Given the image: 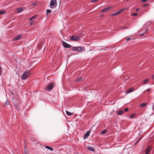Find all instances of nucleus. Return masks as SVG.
Wrapping results in <instances>:
<instances>
[{
	"instance_id": "9",
	"label": "nucleus",
	"mask_w": 154,
	"mask_h": 154,
	"mask_svg": "<svg viewBox=\"0 0 154 154\" xmlns=\"http://www.w3.org/2000/svg\"><path fill=\"white\" fill-rule=\"evenodd\" d=\"M125 10V9H122L118 11L117 12H116L115 13H113L112 14V16H116L122 12L123 11H124Z\"/></svg>"
},
{
	"instance_id": "40",
	"label": "nucleus",
	"mask_w": 154,
	"mask_h": 154,
	"mask_svg": "<svg viewBox=\"0 0 154 154\" xmlns=\"http://www.w3.org/2000/svg\"><path fill=\"white\" fill-rule=\"evenodd\" d=\"M154 108V104H153L152 106V108Z\"/></svg>"
},
{
	"instance_id": "7",
	"label": "nucleus",
	"mask_w": 154,
	"mask_h": 154,
	"mask_svg": "<svg viewBox=\"0 0 154 154\" xmlns=\"http://www.w3.org/2000/svg\"><path fill=\"white\" fill-rule=\"evenodd\" d=\"M70 39L74 41H78L80 39V37L78 36L75 35L72 36L71 37Z\"/></svg>"
},
{
	"instance_id": "21",
	"label": "nucleus",
	"mask_w": 154,
	"mask_h": 154,
	"mask_svg": "<svg viewBox=\"0 0 154 154\" xmlns=\"http://www.w3.org/2000/svg\"><path fill=\"white\" fill-rule=\"evenodd\" d=\"M45 148L51 150V151H53V149L52 148L48 146H45Z\"/></svg>"
},
{
	"instance_id": "14",
	"label": "nucleus",
	"mask_w": 154,
	"mask_h": 154,
	"mask_svg": "<svg viewBox=\"0 0 154 154\" xmlns=\"http://www.w3.org/2000/svg\"><path fill=\"white\" fill-rule=\"evenodd\" d=\"M148 28H147V27H146V30H145V31L143 33H140V35L141 36H143V35H145L148 32Z\"/></svg>"
},
{
	"instance_id": "3",
	"label": "nucleus",
	"mask_w": 154,
	"mask_h": 154,
	"mask_svg": "<svg viewBox=\"0 0 154 154\" xmlns=\"http://www.w3.org/2000/svg\"><path fill=\"white\" fill-rule=\"evenodd\" d=\"M72 49L74 51H77L78 52H80L82 51L83 48L81 47H73Z\"/></svg>"
},
{
	"instance_id": "23",
	"label": "nucleus",
	"mask_w": 154,
	"mask_h": 154,
	"mask_svg": "<svg viewBox=\"0 0 154 154\" xmlns=\"http://www.w3.org/2000/svg\"><path fill=\"white\" fill-rule=\"evenodd\" d=\"M5 105H10V101L8 100L5 102Z\"/></svg>"
},
{
	"instance_id": "20",
	"label": "nucleus",
	"mask_w": 154,
	"mask_h": 154,
	"mask_svg": "<svg viewBox=\"0 0 154 154\" xmlns=\"http://www.w3.org/2000/svg\"><path fill=\"white\" fill-rule=\"evenodd\" d=\"M66 114L69 116H70L73 114V113H71L67 110H66Z\"/></svg>"
},
{
	"instance_id": "27",
	"label": "nucleus",
	"mask_w": 154,
	"mask_h": 154,
	"mask_svg": "<svg viewBox=\"0 0 154 154\" xmlns=\"http://www.w3.org/2000/svg\"><path fill=\"white\" fill-rule=\"evenodd\" d=\"M36 16L35 15V16L32 17H31L29 19V20H33L36 17Z\"/></svg>"
},
{
	"instance_id": "36",
	"label": "nucleus",
	"mask_w": 154,
	"mask_h": 154,
	"mask_svg": "<svg viewBox=\"0 0 154 154\" xmlns=\"http://www.w3.org/2000/svg\"><path fill=\"white\" fill-rule=\"evenodd\" d=\"M130 39H131V38H128L127 39V40L128 41Z\"/></svg>"
},
{
	"instance_id": "4",
	"label": "nucleus",
	"mask_w": 154,
	"mask_h": 154,
	"mask_svg": "<svg viewBox=\"0 0 154 154\" xmlns=\"http://www.w3.org/2000/svg\"><path fill=\"white\" fill-rule=\"evenodd\" d=\"M62 43L63 46L64 48H70L71 47V45L68 44V43H67L66 42L64 41H63L62 42Z\"/></svg>"
},
{
	"instance_id": "17",
	"label": "nucleus",
	"mask_w": 154,
	"mask_h": 154,
	"mask_svg": "<svg viewBox=\"0 0 154 154\" xmlns=\"http://www.w3.org/2000/svg\"><path fill=\"white\" fill-rule=\"evenodd\" d=\"M124 111L122 110H119L118 111L117 114L119 116L123 114Z\"/></svg>"
},
{
	"instance_id": "43",
	"label": "nucleus",
	"mask_w": 154,
	"mask_h": 154,
	"mask_svg": "<svg viewBox=\"0 0 154 154\" xmlns=\"http://www.w3.org/2000/svg\"><path fill=\"white\" fill-rule=\"evenodd\" d=\"M128 0H126V1H128Z\"/></svg>"
},
{
	"instance_id": "18",
	"label": "nucleus",
	"mask_w": 154,
	"mask_h": 154,
	"mask_svg": "<svg viewBox=\"0 0 154 154\" xmlns=\"http://www.w3.org/2000/svg\"><path fill=\"white\" fill-rule=\"evenodd\" d=\"M149 79H146L144 80L143 83H142L143 85H145L149 81Z\"/></svg>"
},
{
	"instance_id": "15",
	"label": "nucleus",
	"mask_w": 154,
	"mask_h": 154,
	"mask_svg": "<svg viewBox=\"0 0 154 154\" xmlns=\"http://www.w3.org/2000/svg\"><path fill=\"white\" fill-rule=\"evenodd\" d=\"M111 8V7L110 6L108 7L103 9L101 11H103L104 12H106L107 11L109 10Z\"/></svg>"
},
{
	"instance_id": "30",
	"label": "nucleus",
	"mask_w": 154,
	"mask_h": 154,
	"mask_svg": "<svg viewBox=\"0 0 154 154\" xmlns=\"http://www.w3.org/2000/svg\"><path fill=\"white\" fill-rule=\"evenodd\" d=\"M5 11H0V14H2L5 13Z\"/></svg>"
},
{
	"instance_id": "19",
	"label": "nucleus",
	"mask_w": 154,
	"mask_h": 154,
	"mask_svg": "<svg viewBox=\"0 0 154 154\" xmlns=\"http://www.w3.org/2000/svg\"><path fill=\"white\" fill-rule=\"evenodd\" d=\"M147 105V104L146 103H143L140 104V107H143L146 106Z\"/></svg>"
},
{
	"instance_id": "41",
	"label": "nucleus",
	"mask_w": 154,
	"mask_h": 154,
	"mask_svg": "<svg viewBox=\"0 0 154 154\" xmlns=\"http://www.w3.org/2000/svg\"><path fill=\"white\" fill-rule=\"evenodd\" d=\"M2 68H0V71H2Z\"/></svg>"
},
{
	"instance_id": "25",
	"label": "nucleus",
	"mask_w": 154,
	"mask_h": 154,
	"mask_svg": "<svg viewBox=\"0 0 154 154\" xmlns=\"http://www.w3.org/2000/svg\"><path fill=\"white\" fill-rule=\"evenodd\" d=\"M135 115L136 114L135 113H133L130 116V118L131 119L133 118Z\"/></svg>"
},
{
	"instance_id": "5",
	"label": "nucleus",
	"mask_w": 154,
	"mask_h": 154,
	"mask_svg": "<svg viewBox=\"0 0 154 154\" xmlns=\"http://www.w3.org/2000/svg\"><path fill=\"white\" fill-rule=\"evenodd\" d=\"M54 84L53 83L48 85L47 88V90L48 91L51 90L53 88Z\"/></svg>"
},
{
	"instance_id": "13",
	"label": "nucleus",
	"mask_w": 154,
	"mask_h": 154,
	"mask_svg": "<svg viewBox=\"0 0 154 154\" xmlns=\"http://www.w3.org/2000/svg\"><path fill=\"white\" fill-rule=\"evenodd\" d=\"M90 132L88 131H87L84 135V139H85L87 138L90 135Z\"/></svg>"
},
{
	"instance_id": "38",
	"label": "nucleus",
	"mask_w": 154,
	"mask_h": 154,
	"mask_svg": "<svg viewBox=\"0 0 154 154\" xmlns=\"http://www.w3.org/2000/svg\"><path fill=\"white\" fill-rule=\"evenodd\" d=\"M147 5V4H145L144 5V7H146Z\"/></svg>"
},
{
	"instance_id": "35",
	"label": "nucleus",
	"mask_w": 154,
	"mask_h": 154,
	"mask_svg": "<svg viewBox=\"0 0 154 154\" xmlns=\"http://www.w3.org/2000/svg\"><path fill=\"white\" fill-rule=\"evenodd\" d=\"M147 0H142V2H146Z\"/></svg>"
},
{
	"instance_id": "34",
	"label": "nucleus",
	"mask_w": 154,
	"mask_h": 154,
	"mask_svg": "<svg viewBox=\"0 0 154 154\" xmlns=\"http://www.w3.org/2000/svg\"><path fill=\"white\" fill-rule=\"evenodd\" d=\"M139 10H140V9L138 8H137L136 9V11H139Z\"/></svg>"
},
{
	"instance_id": "31",
	"label": "nucleus",
	"mask_w": 154,
	"mask_h": 154,
	"mask_svg": "<svg viewBox=\"0 0 154 154\" xmlns=\"http://www.w3.org/2000/svg\"><path fill=\"white\" fill-rule=\"evenodd\" d=\"M129 110V109L128 108H126L124 109V111L126 112H127Z\"/></svg>"
},
{
	"instance_id": "28",
	"label": "nucleus",
	"mask_w": 154,
	"mask_h": 154,
	"mask_svg": "<svg viewBox=\"0 0 154 154\" xmlns=\"http://www.w3.org/2000/svg\"><path fill=\"white\" fill-rule=\"evenodd\" d=\"M51 12V11L50 9H47L46 10V13L47 14H48L49 13Z\"/></svg>"
},
{
	"instance_id": "29",
	"label": "nucleus",
	"mask_w": 154,
	"mask_h": 154,
	"mask_svg": "<svg viewBox=\"0 0 154 154\" xmlns=\"http://www.w3.org/2000/svg\"><path fill=\"white\" fill-rule=\"evenodd\" d=\"M137 15H138L137 13H133V14H131V15L132 16H136Z\"/></svg>"
},
{
	"instance_id": "6",
	"label": "nucleus",
	"mask_w": 154,
	"mask_h": 154,
	"mask_svg": "<svg viewBox=\"0 0 154 154\" xmlns=\"http://www.w3.org/2000/svg\"><path fill=\"white\" fill-rule=\"evenodd\" d=\"M24 8L23 7H22L21 8H17L16 10L17 11L16 12L17 13H21L24 10Z\"/></svg>"
},
{
	"instance_id": "37",
	"label": "nucleus",
	"mask_w": 154,
	"mask_h": 154,
	"mask_svg": "<svg viewBox=\"0 0 154 154\" xmlns=\"http://www.w3.org/2000/svg\"><path fill=\"white\" fill-rule=\"evenodd\" d=\"M151 77L152 79H153L154 80V75H153Z\"/></svg>"
},
{
	"instance_id": "32",
	"label": "nucleus",
	"mask_w": 154,
	"mask_h": 154,
	"mask_svg": "<svg viewBox=\"0 0 154 154\" xmlns=\"http://www.w3.org/2000/svg\"><path fill=\"white\" fill-rule=\"evenodd\" d=\"M36 4L37 3L36 2H34L32 3V5L33 6H35L36 5Z\"/></svg>"
},
{
	"instance_id": "8",
	"label": "nucleus",
	"mask_w": 154,
	"mask_h": 154,
	"mask_svg": "<svg viewBox=\"0 0 154 154\" xmlns=\"http://www.w3.org/2000/svg\"><path fill=\"white\" fill-rule=\"evenodd\" d=\"M56 2V0H51L50 3V5L51 6L50 8H54L53 6L54 5Z\"/></svg>"
},
{
	"instance_id": "2",
	"label": "nucleus",
	"mask_w": 154,
	"mask_h": 154,
	"mask_svg": "<svg viewBox=\"0 0 154 154\" xmlns=\"http://www.w3.org/2000/svg\"><path fill=\"white\" fill-rule=\"evenodd\" d=\"M12 102L14 106L15 107L16 109H19V108L20 103L17 99L16 98H13L12 99Z\"/></svg>"
},
{
	"instance_id": "33",
	"label": "nucleus",
	"mask_w": 154,
	"mask_h": 154,
	"mask_svg": "<svg viewBox=\"0 0 154 154\" xmlns=\"http://www.w3.org/2000/svg\"><path fill=\"white\" fill-rule=\"evenodd\" d=\"M150 90H151V89L149 88V89H147L145 91V92L146 91H147V92H149L150 91Z\"/></svg>"
},
{
	"instance_id": "22",
	"label": "nucleus",
	"mask_w": 154,
	"mask_h": 154,
	"mask_svg": "<svg viewBox=\"0 0 154 154\" xmlns=\"http://www.w3.org/2000/svg\"><path fill=\"white\" fill-rule=\"evenodd\" d=\"M88 149L89 150H91L92 151H93L94 150V148H93L92 147L89 146L88 148Z\"/></svg>"
},
{
	"instance_id": "10",
	"label": "nucleus",
	"mask_w": 154,
	"mask_h": 154,
	"mask_svg": "<svg viewBox=\"0 0 154 154\" xmlns=\"http://www.w3.org/2000/svg\"><path fill=\"white\" fill-rule=\"evenodd\" d=\"M22 36L21 35H19L17 37H15L13 39V41H16L20 40L22 37Z\"/></svg>"
},
{
	"instance_id": "16",
	"label": "nucleus",
	"mask_w": 154,
	"mask_h": 154,
	"mask_svg": "<svg viewBox=\"0 0 154 154\" xmlns=\"http://www.w3.org/2000/svg\"><path fill=\"white\" fill-rule=\"evenodd\" d=\"M82 80L83 78L82 77H79L77 79H75V81L76 82H78L80 81H82Z\"/></svg>"
},
{
	"instance_id": "39",
	"label": "nucleus",
	"mask_w": 154,
	"mask_h": 154,
	"mask_svg": "<svg viewBox=\"0 0 154 154\" xmlns=\"http://www.w3.org/2000/svg\"><path fill=\"white\" fill-rule=\"evenodd\" d=\"M126 28L125 27H123L122 28V29H126Z\"/></svg>"
},
{
	"instance_id": "42",
	"label": "nucleus",
	"mask_w": 154,
	"mask_h": 154,
	"mask_svg": "<svg viewBox=\"0 0 154 154\" xmlns=\"http://www.w3.org/2000/svg\"><path fill=\"white\" fill-rule=\"evenodd\" d=\"M56 6H54V8H56Z\"/></svg>"
},
{
	"instance_id": "26",
	"label": "nucleus",
	"mask_w": 154,
	"mask_h": 154,
	"mask_svg": "<svg viewBox=\"0 0 154 154\" xmlns=\"http://www.w3.org/2000/svg\"><path fill=\"white\" fill-rule=\"evenodd\" d=\"M106 130H104L101 132V134H103L106 133Z\"/></svg>"
},
{
	"instance_id": "1",
	"label": "nucleus",
	"mask_w": 154,
	"mask_h": 154,
	"mask_svg": "<svg viewBox=\"0 0 154 154\" xmlns=\"http://www.w3.org/2000/svg\"><path fill=\"white\" fill-rule=\"evenodd\" d=\"M30 75L29 71H25L23 73L21 76V79L23 80H25L28 79Z\"/></svg>"
},
{
	"instance_id": "24",
	"label": "nucleus",
	"mask_w": 154,
	"mask_h": 154,
	"mask_svg": "<svg viewBox=\"0 0 154 154\" xmlns=\"http://www.w3.org/2000/svg\"><path fill=\"white\" fill-rule=\"evenodd\" d=\"M39 61H38V60H34V61L32 63V65H35V64H36L37 63H38V62Z\"/></svg>"
},
{
	"instance_id": "11",
	"label": "nucleus",
	"mask_w": 154,
	"mask_h": 154,
	"mask_svg": "<svg viewBox=\"0 0 154 154\" xmlns=\"http://www.w3.org/2000/svg\"><path fill=\"white\" fill-rule=\"evenodd\" d=\"M151 148H152L151 146H149L147 147L146 150L145 154H149V152L151 149Z\"/></svg>"
},
{
	"instance_id": "12",
	"label": "nucleus",
	"mask_w": 154,
	"mask_h": 154,
	"mask_svg": "<svg viewBox=\"0 0 154 154\" xmlns=\"http://www.w3.org/2000/svg\"><path fill=\"white\" fill-rule=\"evenodd\" d=\"M134 90L135 89L134 88H132L127 90V91H126V93H127L128 94L134 91Z\"/></svg>"
}]
</instances>
